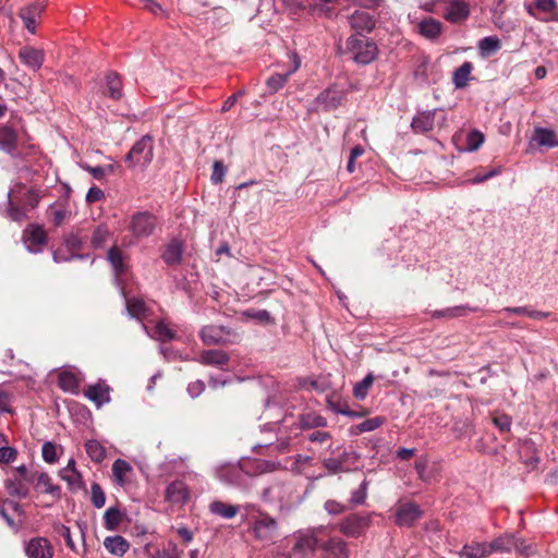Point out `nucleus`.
<instances>
[{
  "label": "nucleus",
  "instance_id": "nucleus-1",
  "mask_svg": "<svg viewBox=\"0 0 558 558\" xmlns=\"http://www.w3.org/2000/svg\"><path fill=\"white\" fill-rule=\"evenodd\" d=\"M327 425V420L318 414L310 413L302 415L300 418L293 416H286L281 422L269 423L265 426V430H277L276 444H265V447L276 446L280 452L289 451L291 447L292 437H296L302 429H312L316 427H324ZM262 447L263 445H258Z\"/></svg>",
  "mask_w": 558,
  "mask_h": 558
},
{
  "label": "nucleus",
  "instance_id": "nucleus-2",
  "mask_svg": "<svg viewBox=\"0 0 558 558\" xmlns=\"http://www.w3.org/2000/svg\"><path fill=\"white\" fill-rule=\"evenodd\" d=\"M242 523L247 525L248 533L262 543H272L278 536V521L258 505L244 504Z\"/></svg>",
  "mask_w": 558,
  "mask_h": 558
},
{
  "label": "nucleus",
  "instance_id": "nucleus-3",
  "mask_svg": "<svg viewBox=\"0 0 558 558\" xmlns=\"http://www.w3.org/2000/svg\"><path fill=\"white\" fill-rule=\"evenodd\" d=\"M39 198L38 193L34 190H27L22 184H15L8 192L7 216L13 221H23L27 217V211L37 206Z\"/></svg>",
  "mask_w": 558,
  "mask_h": 558
},
{
  "label": "nucleus",
  "instance_id": "nucleus-4",
  "mask_svg": "<svg viewBox=\"0 0 558 558\" xmlns=\"http://www.w3.org/2000/svg\"><path fill=\"white\" fill-rule=\"evenodd\" d=\"M326 526H317L314 529L300 530L293 533L295 543L292 553L301 558L311 556L318 546V535L326 531Z\"/></svg>",
  "mask_w": 558,
  "mask_h": 558
},
{
  "label": "nucleus",
  "instance_id": "nucleus-5",
  "mask_svg": "<svg viewBox=\"0 0 558 558\" xmlns=\"http://www.w3.org/2000/svg\"><path fill=\"white\" fill-rule=\"evenodd\" d=\"M153 138L149 135L142 136L132 146L131 150L125 157V161L130 167H147L154 157Z\"/></svg>",
  "mask_w": 558,
  "mask_h": 558
},
{
  "label": "nucleus",
  "instance_id": "nucleus-6",
  "mask_svg": "<svg viewBox=\"0 0 558 558\" xmlns=\"http://www.w3.org/2000/svg\"><path fill=\"white\" fill-rule=\"evenodd\" d=\"M348 48L353 60L359 64H368L377 57V46L373 40L365 37L351 36L348 39Z\"/></svg>",
  "mask_w": 558,
  "mask_h": 558
},
{
  "label": "nucleus",
  "instance_id": "nucleus-7",
  "mask_svg": "<svg viewBox=\"0 0 558 558\" xmlns=\"http://www.w3.org/2000/svg\"><path fill=\"white\" fill-rule=\"evenodd\" d=\"M293 488L283 483H274L264 488L260 497L265 502L278 506L280 511L289 509L291 506Z\"/></svg>",
  "mask_w": 558,
  "mask_h": 558
},
{
  "label": "nucleus",
  "instance_id": "nucleus-8",
  "mask_svg": "<svg viewBox=\"0 0 558 558\" xmlns=\"http://www.w3.org/2000/svg\"><path fill=\"white\" fill-rule=\"evenodd\" d=\"M371 514L369 513H352L341 520L337 527L338 530L348 537H360L369 527Z\"/></svg>",
  "mask_w": 558,
  "mask_h": 558
},
{
  "label": "nucleus",
  "instance_id": "nucleus-9",
  "mask_svg": "<svg viewBox=\"0 0 558 558\" xmlns=\"http://www.w3.org/2000/svg\"><path fill=\"white\" fill-rule=\"evenodd\" d=\"M156 228V217L148 211H138L132 215L129 230L135 238H147Z\"/></svg>",
  "mask_w": 558,
  "mask_h": 558
},
{
  "label": "nucleus",
  "instance_id": "nucleus-10",
  "mask_svg": "<svg viewBox=\"0 0 558 558\" xmlns=\"http://www.w3.org/2000/svg\"><path fill=\"white\" fill-rule=\"evenodd\" d=\"M23 241L29 253L37 254L47 243V234L40 226L31 225L23 232Z\"/></svg>",
  "mask_w": 558,
  "mask_h": 558
},
{
  "label": "nucleus",
  "instance_id": "nucleus-11",
  "mask_svg": "<svg viewBox=\"0 0 558 558\" xmlns=\"http://www.w3.org/2000/svg\"><path fill=\"white\" fill-rule=\"evenodd\" d=\"M470 12V4L465 0H448L442 15L452 24H461L469 19Z\"/></svg>",
  "mask_w": 558,
  "mask_h": 558
},
{
  "label": "nucleus",
  "instance_id": "nucleus-12",
  "mask_svg": "<svg viewBox=\"0 0 558 558\" xmlns=\"http://www.w3.org/2000/svg\"><path fill=\"white\" fill-rule=\"evenodd\" d=\"M526 11L541 21H558L556 0H535L534 7L526 5Z\"/></svg>",
  "mask_w": 558,
  "mask_h": 558
},
{
  "label": "nucleus",
  "instance_id": "nucleus-13",
  "mask_svg": "<svg viewBox=\"0 0 558 558\" xmlns=\"http://www.w3.org/2000/svg\"><path fill=\"white\" fill-rule=\"evenodd\" d=\"M24 551L27 558H52L53 547L46 537H33L25 543Z\"/></svg>",
  "mask_w": 558,
  "mask_h": 558
},
{
  "label": "nucleus",
  "instance_id": "nucleus-14",
  "mask_svg": "<svg viewBox=\"0 0 558 558\" xmlns=\"http://www.w3.org/2000/svg\"><path fill=\"white\" fill-rule=\"evenodd\" d=\"M202 341L207 345L223 344L231 342V332L222 326H205L199 332Z\"/></svg>",
  "mask_w": 558,
  "mask_h": 558
},
{
  "label": "nucleus",
  "instance_id": "nucleus-15",
  "mask_svg": "<svg viewBox=\"0 0 558 558\" xmlns=\"http://www.w3.org/2000/svg\"><path fill=\"white\" fill-rule=\"evenodd\" d=\"M442 113L440 109L421 111L414 116L411 128L415 133L424 134L432 131L435 126L436 117Z\"/></svg>",
  "mask_w": 558,
  "mask_h": 558
},
{
  "label": "nucleus",
  "instance_id": "nucleus-16",
  "mask_svg": "<svg viewBox=\"0 0 558 558\" xmlns=\"http://www.w3.org/2000/svg\"><path fill=\"white\" fill-rule=\"evenodd\" d=\"M422 515L420 507L413 502L401 505L396 512V523L399 526H412Z\"/></svg>",
  "mask_w": 558,
  "mask_h": 558
},
{
  "label": "nucleus",
  "instance_id": "nucleus-17",
  "mask_svg": "<svg viewBox=\"0 0 558 558\" xmlns=\"http://www.w3.org/2000/svg\"><path fill=\"white\" fill-rule=\"evenodd\" d=\"M85 397L95 403L97 408L110 402V388L105 381H98L94 385H89L85 392Z\"/></svg>",
  "mask_w": 558,
  "mask_h": 558
},
{
  "label": "nucleus",
  "instance_id": "nucleus-18",
  "mask_svg": "<svg viewBox=\"0 0 558 558\" xmlns=\"http://www.w3.org/2000/svg\"><path fill=\"white\" fill-rule=\"evenodd\" d=\"M320 548L325 558H349L347 543L339 536L329 537Z\"/></svg>",
  "mask_w": 558,
  "mask_h": 558
},
{
  "label": "nucleus",
  "instance_id": "nucleus-19",
  "mask_svg": "<svg viewBox=\"0 0 558 558\" xmlns=\"http://www.w3.org/2000/svg\"><path fill=\"white\" fill-rule=\"evenodd\" d=\"M216 476L220 482L228 485H240L243 473L238 464L225 463L216 468Z\"/></svg>",
  "mask_w": 558,
  "mask_h": 558
},
{
  "label": "nucleus",
  "instance_id": "nucleus-20",
  "mask_svg": "<svg viewBox=\"0 0 558 558\" xmlns=\"http://www.w3.org/2000/svg\"><path fill=\"white\" fill-rule=\"evenodd\" d=\"M344 97V93L336 87H329L316 97V105L324 110L337 108Z\"/></svg>",
  "mask_w": 558,
  "mask_h": 558
},
{
  "label": "nucleus",
  "instance_id": "nucleus-21",
  "mask_svg": "<svg viewBox=\"0 0 558 558\" xmlns=\"http://www.w3.org/2000/svg\"><path fill=\"white\" fill-rule=\"evenodd\" d=\"M31 483H34V478L11 475L5 480L4 486L11 496L25 498L29 493Z\"/></svg>",
  "mask_w": 558,
  "mask_h": 558
},
{
  "label": "nucleus",
  "instance_id": "nucleus-22",
  "mask_svg": "<svg viewBox=\"0 0 558 558\" xmlns=\"http://www.w3.org/2000/svg\"><path fill=\"white\" fill-rule=\"evenodd\" d=\"M44 11V5L40 3H32L20 10V17L23 21L25 28L31 33L35 34L37 20L40 17Z\"/></svg>",
  "mask_w": 558,
  "mask_h": 558
},
{
  "label": "nucleus",
  "instance_id": "nucleus-23",
  "mask_svg": "<svg viewBox=\"0 0 558 558\" xmlns=\"http://www.w3.org/2000/svg\"><path fill=\"white\" fill-rule=\"evenodd\" d=\"M292 57H293L292 69H290L286 73H275L267 78L266 85H267L269 93L274 94V93H277L278 90H280L288 82V78L290 77V75L293 74L300 68L301 62H300V59L298 58V56L295 53H293Z\"/></svg>",
  "mask_w": 558,
  "mask_h": 558
},
{
  "label": "nucleus",
  "instance_id": "nucleus-24",
  "mask_svg": "<svg viewBox=\"0 0 558 558\" xmlns=\"http://www.w3.org/2000/svg\"><path fill=\"white\" fill-rule=\"evenodd\" d=\"M17 147V134L15 129L10 124L0 126V150L8 155L14 156Z\"/></svg>",
  "mask_w": 558,
  "mask_h": 558
},
{
  "label": "nucleus",
  "instance_id": "nucleus-25",
  "mask_svg": "<svg viewBox=\"0 0 558 558\" xmlns=\"http://www.w3.org/2000/svg\"><path fill=\"white\" fill-rule=\"evenodd\" d=\"M209 511L222 519H233L238 513H244V505H230L220 500H214L209 505Z\"/></svg>",
  "mask_w": 558,
  "mask_h": 558
},
{
  "label": "nucleus",
  "instance_id": "nucleus-26",
  "mask_svg": "<svg viewBox=\"0 0 558 558\" xmlns=\"http://www.w3.org/2000/svg\"><path fill=\"white\" fill-rule=\"evenodd\" d=\"M230 361V356L222 350H206L198 357V362L204 365L216 366L225 369V365Z\"/></svg>",
  "mask_w": 558,
  "mask_h": 558
},
{
  "label": "nucleus",
  "instance_id": "nucleus-27",
  "mask_svg": "<svg viewBox=\"0 0 558 558\" xmlns=\"http://www.w3.org/2000/svg\"><path fill=\"white\" fill-rule=\"evenodd\" d=\"M417 32L423 37L435 40L442 33V23L434 17H425L417 23Z\"/></svg>",
  "mask_w": 558,
  "mask_h": 558
},
{
  "label": "nucleus",
  "instance_id": "nucleus-28",
  "mask_svg": "<svg viewBox=\"0 0 558 558\" xmlns=\"http://www.w3.org/2000/svg\"><path fill=\"white\" fill-rule=\"evenodd\" d=\"M189 489L184 482L174 481L166 489V500L171 504H184L189 499Z\"/></svg>",
  "mask_w": 558,
  "mask_h": 558
},
{
  "label": "nucleus",
  "instance_id": "nucleus-29",
  "mask_svg": "<svg viewBox=\"0 0 558 558\" xmlns=\"http://www.w3.org/2000/svg\"><path fill=\"white\" fill-rule=\"evenodd\" d=\"M349 23L357 33L371 32L375 26L373 16L363 10H356L350 17Z\"/></svg>",
  "mask_w": 558,
  "mask_h": 558
},
{
  "label": "nucleus",
  "instance_id": "nucleus-30",
  "mask_svg": "<svg viewBox=\"0 0 558 558\" xmlns=\"http://www.w3.org/2000/svg\"><path fill=\"white\" fill-rule=\"evenodd\" d=\"M19 57L26 66L33 70L40 69L44 63V51L33 47L20 49Z\"/></svg>",
  "mask_w": 558,
  "mask_h": 558
},
{
  "label": "nucleus",
  "instance_id": "nucleus-31",
  "mask_svg": "<svg viewBox=\"0 0 558 558\" xmlns=\"http://www.w3.org/2000/svg\"><path fill=\"white\" fill-rule=\"evenodd\" d=\"M476 307H471L469 305H458V306H451L444 310H436L430 312L432 318H457L468 315L471 312H476Z\"/></svg>",
  "mask_w": 558,
  "mask_h": 558
},
{
  "label": "nucleus",
  "instance_id": "nucleus-32",
  "mask_svg": "<svg viewBox=\"0 0 558 558\" xmlns=\"http://www.w3.org/2000/svg\"><path fill=\"white\" fill-rule=\"evenodd\" d=\"M34 483L37 490L57 497L60 495V487L52 483L51 477L47 473L34 472Z\"/></svg>",
  "mask_w": 558,
  "mask_h": 558
},
{
  "label": "nucleus",
  "instance_id": "nucleus-33",
  "mask_svg": "<svg viewBox=\"0 0 558 558\" xmlns=\"http://www.w3.org/2000/svg\"><path fill=\"white\" fill-rule=\"evenodd\" d=\"M532 140L539 146L547 148L558 147V137L556 133L546 128H535Z\"/></svg>",
  "mask_w": 558,
  "mask_h": 558
},
{
  "label": "nucleus",
  "instance_id": "nucleus-34",
  "mask_svg": "<svg viewBox=\"0 0 558 558\" xmlns=\"http://www.w3.org/2000/svg\"><path fill=\"white\" fill-rule=\"evenodd\" d=\"M107 259L110 263L117 283L120 286V276L125 271L124 257L121 250L117 246H112L107 254Z\"/></svg>",
  "mask_w": 558,
  "mask_h": 558
},
{
  "label": "nucleus",
  "instance_id": "nucleus-35",
  "mask_svg": "<svg viewBox=\"0 0 558 558\" xmlns=\"http://www.w3.org/2000/svg\"><path fill=\"white\" fill-rule=\"evenodd\" d=\"M142 328L150 338L160 342H166L175 338V332L170 329L163 320H160L156 324L153 332L148 330V327L144 323H142Z\"/></svg>",
  "mask_w": 558,
  "mask_h": 558
},
{
  "label": "nucleus",
  "instance_id": "nucleus-36",
  "mask_svg": "<svg viewBox=\"0 0 558 558\" xmlns=\"http://www.w3.org/2000/svg\"><path fill=\"white\" fill-rule=\"evenodd\" d=\"M487 556H489L487 543L465 544L459 551L460 558H485Z\"/></svg>",
  "mask_w": 558,
  "mask_h": 558
},
{
  "label": "nucleus",
  "instance_id": "nucleus-37",
  "mask_svg": "<svg viewBox=\"0 0 558 558\" xmlns=\"http://www.w3.org/2000/svg\"><path fill=\"white\" fill-rule=\"evenodd\" d=\"M104 546L110 554L116 556H123L130 548L129 542L120 535L106 537Z\"/></svg>",
  "mask_w": 558,
  "mask_h": 558
},
{
  "label": "nucleus",
  "instance_id": "nucleus-38",
  "mask_svg": "<svg viewBox=\"0 0 558 558\" xmlns=\"http://www.w3.org/2000/svg\"><path fill=\"white\" fill-rule=\"evenodd\" d=\"M182 245L178 240H172L166 247L162 259L167 265L173 266L181 263L182 259Z\"/></svg>",
  "mask_w": 558,
  "mask_h": 558
},
{
  "label": "nucleus",
  "instance_id": "nucleus-39",
  "mask_svg": "<svg viewBox=\"0 0 558 558\" xmlns=\"http://www.w3.org/2000/svg\"><path fill=\"white\" fill-rule=\"evenodd\" d=\"M131 472H132V466L126 460L117 459L112 464L113 481L119 486L125 485L126 476Z\"/></svg>",
  "mask_w": 558,
  "mask_h": 558
},
{
  "label": "nucleus",
  "instance_id": "nucleus-40",
  "mask_svg": "<svg viewBox=\"0 0 558 558\" xmlns=\"http://www.w3.org/2000/svg\"><path fill=\"white\" fill-rule=\"evenodd\" d=\"M489 547V555L495 551L508 553L515 546L513 535H502L495 538L493 542L487 543Z\"/></svg>",
  "mask_w": 558,
  "mask_h": 558
},
{
  "label": "nucleus",
  "instance_id": "nucleus-41",
  "mask_svg": "<svg viewBox=\"0 0 558 558\" xmlns=\"http://www.w3.org/2000/svg\"><path fill=\"white\" fill-rule=\"evenodd\" d=\"M477 48L481 56L489 57L501 48V43L496 36H486L478 41Z\"/></svg>",
  "mask_w": 558,
  "mask_h": 558
},
{
  "label": "nucleus",
  "instance_id": "nucleus-42",
  "mask_svg": "<svg viewBox=\"0 0 558 558\" xmlns=\"http://www.w3.org/2000/svg\"><path fill=\"white\" fill-rule=\"evenodd\" d=\"M105 94L112 99H120L122 97L121 80L116 73L110 72L107 74Z\"/></svg>",
  "mask_w": 558,
  "mask_h": 558
},
{
  "label": "nucleus",
  "instance_id": "nucleus-43",
  "mask_svg": "<svg viewBox=\"0 0 558 558\" xmlns=\"http://www.w3.org/2000/svg\"><path fill=\"white\" fill-rule=\"evenodd\" d=\"M121 290H123V288H121ZM122 293H124V291H122ZM123 295H125V294H123ZM124 299H125V308H126L129 316L132 318L141 319L145 315V312H146V305H145L144 301L141 299H137V298L128 299L126 296H124Z\"/></svg>",
  "mask_w": 558,
  "mask_h": 558
},
{
  "label": "nucleus",
  "instance_id": "nucleus-44",
  "mask_svg": "<svg viewBox=\"0 0 558 558\" xmlns=\"http://www.w3.org/2000/svg\"><path fill=\"white\" fill-rule=\"evenodd\" d=\"M123 513L117 507H109L104 514V525L106 530L113 531L122 522Z\"/></svg>",
  "mask_w": 558,
  "mask_h": 558
},
{
  "label": "nucleus",
  "instance_id": "nucleus-45",
  "mask_svg": "<svg viewBox=\"0 0 558 558\" xmlns=\"http://www.w3.org/2000/svg\"><path fill=\"white\" fill-rule=\"evenodd\" d=\"M471 71L472 64L470 62H464L461 66L456 69L452 77V82L456 88H463L466 86L470 80Z\"/></svg>",
  "mask_w": 558,
  "mask_h": 558
},
{
  "label": "nucleus",
  "instance_id": "nucleus-46",
  "mask_svg": "<svg viewBox=\"0 0 558 558\" xmlns=\"http://www.w3.org/2000/svg\"><path fill=\"white\" fill-rule=\"evenodd\" d=\"M501 313L526 315L533 319H544L550 315L548 312L534 311L527 306L505 307Z\"/></svg>",
  "mask_w": 558,
  "mask_h": 558
},
{
  "label": "nucleus",
  "instance_id": "nucleus-47",
  "mask_svg": "<svg viewBox=\"0 0 558 558\" xmlns=\"http://www.w3.org/2000/svg\"><path fill=\"white\" fill-rule=\"evenodd\" d=\"M78 385H80V381H78L76 375H74L73 373L68 372V371H63L60 373L59 387L63 391L76 392L78 389Z\"/></svg>",
  "mask_w": 558,
  "mask_h": 558
},
{
  "label": "nucleus",
  "instance_id": "nucleus-48",
  "mask_svg": "<svg viewBox=\"0 0 558 558\" xmlns=\"http://www.w3.org/2000/svg\"><path fill=\"white\" fill-rule=\"evenodd\" d=\"M384 423H385V418L381 416H375L372 418H367V420L363 421L362 423L355 425L352 428L351 433L359 435L362 433L373 432V430L377 429L378 427H380Z\"/></svg>",
  "mask_w": 558,
  "mask_h": 558
},
{
  "label": "nucleus",
  "instance_id": "nucleus-49",
  "mask_svg": "<svg viewBox=\"0 0 558 558\" xmlns=\"http://www.w3.org/2000/svg\"><path fill=\"white\" fill-rule=\"evenodd\" d=\"M85 450L95 462H101L106 458V449L98 440L86 441Z\"/></svg>",
  "mask_w": 558,
  "mask_h": 558
},
{
  "label": "nucleus",
  "instance_id": "nucleus-50",
  "mask_svg": "<svg viewBox=\"0 0 558 558\" xmlns=\"http://www.w3.org/2000/svg\"><path fill=\"white\" fill-rule=\"evenodd\" d=\"M110 235V231L107 226L99 225L95 228L93 231L92 238H90V244L94 248H101L105 243L107 242L108 238Z\"/></svg>",
  "mask_w": 558,
  "mask_h": 558
},
{
  "label": "nucleus",
  "instance_id": "nucleus-51",
  "mask_svg": "<svg viewBox=\"0 0 558 558\" xmlns=\"http://www.w3.org/2000/svg\"><path fill=\"white\" fill-rule=\"evenodd\" d=\"M83 236L78 230L70 232L64 236L63 240V245L65 246L66 251L71 253H77V251L83 247Z\"/></svg>",
  "mask_w": 558,
  "mask_h": 558
},
{
  "label": "nucleus",
  "instance_id": "nucleus-52",
  "mask_svg": "<svg viewBox=\"0 0 558 558\" xmlns=\"http://www.w3.org/2000/svg\"><path fill=\"white\" fill-rule=\"evenodd\" d=\"M88 256V254L71 253L66 251L64 245L63 247L56 250L52 254L53 262L58 264L70 262L73 259H84L87 258Z\"/></svg>",
  "mask_w": 558,
  "mask_h": 558
},
{
  "label": "nucleus",
  "instance_id": "nucleus-53",
  "mask_svg": "<svg viewBox=\"0 0 558 558\" xmlns=\"http://www.w3.org/2000/svg\"><path fill=\"white\" fill-rule=\"evenodd\" d=\"M373 374H367L361 381L356 383L353 387V395L356 399L363 400L367 396L368 389L373 385Z\"/></svg>",
  "mask_w": 558,
  "mask_h": 558
},
{
  "label": "nucleus",
  "instance_id": "nucleus-54",
  "mask_svg": "<svg viewBox=\"0 0 558 558\" xmlns=\"http://www.w3.org/2000/svg\"><path fill=\"white\" fill-rule=\"evenodd\" d=\"M60 477L68 483L69 487L72 490H78L84 488V481L78 471L66 472V473H60Z\"/></svg>",
  "mask_w": 558,
  "mask_h": 558
},
{
  "label": "nucleus",
  "instance_id": "nucleus-55",
  "mask_svg": "<svg viewBox=\"0 0 558 558\" xmlns=\"http://www.w3.org/2000/svg\"><path fill=\"white\" fill-rule=\"evenodd\" d=\"M484 134L477 130H472L466 135V150L468 151H475L477 150L484 143Z\"/></svg>",
  "mask_w": 558,
  "mask_h": 558
},
{
  "label": "nucleus",
  "instance_id": "nucleus-56",
  "mask_svg": "<svg viewBox=\"0 0 558 558\" xmlns=\"http://www.w3.org/2000/svg\"><path fill=\"white\" fill-rule=\"evenodd\" d=\"M90 499L95 508H102L106 504V495L98 483H93L90 487Z\"/></svg>",
  "mask_w": 558,
  "mask_h": 558
},
{
  "label": "nucleus",
  "instance_id": "nucleus-57",
  "mask_svg": "<svg viewBox=\"0 0 558 558\" xmlns=\"http://www.w3.org/2000/svg\"><path fill=\"white\" fill-rule=\"evenodd\" d=\"M367 481H363L360 486L352 492L350 502L354 506L363 505L367 498Z\"/></svg>",
  "mask_w": 558,
  "mask_h": 558
},
{
  "label": "nucleus",
  "instance_id": "nucleus-58",
  "mask_svg": "<svg viewBox=\"0 0 558 558\" xmlns=\"http://www.w3.org/2000/svg\"><path fill=\"white\" fill-rule=\"evenodd\" d=\"M82 169H84L85 171H87L94 179L96 180H101L106 177V174L108 172H111L113 167L112 166H106V167H102V166H89L87 163H84L81 166Z\"/></svg>",
  "mask_w": 558,
  "mask_h": 558
},
{
  "label": "nucleus",
  "instance_id": "nucleus-59",
  "mask_svg": "<svg viewBox=\"0 0 558 558\" xmlns=\"http://www.w3.org/2000/svg\"><path fill=\"white\" fill-rule=\"evenodd\" d=\"M43 459L47 463H54L58 460L57 447L51 441H46L41 447Z\"/></svg>",
  "mask_w": 558,
  "mask_h": 558
},
{
  "label": "nucleus",
  "instance_id": "nucleus-60",
  "mask_svg": "<svg viewBox=\"0 0 558 558\" xmlns=\"http://www.w3.org/2000/svg\"><path fill=\"white\" fill-rule=\"evenodd\" d=\"M324 468L330 473V474H337L339 472L347 471L348 468L342 466V462L339 460V458H325L323 460Z\"/></svg>",
  "mask_w": 558,
  "mask_h": 558
},
{
  "label": "nucleus",
  "instance_id": "nucleus-61",
  "mask_svg": "<svg viewBox=\"0 0 558 558\" xmlns=\"http://www.w3.org/2000/svg\"><path fill=\"white\" fill-rule=\"evenodd\" d=\"M512 420L507 414H496L493 416V424L501 432H509Z\"/></svg>",
  "mask_w": 558,
  "mask_h": 558
},
{
  "label": "nucleus",
  "instance_id": "nucleus-62",
  "mask_svg": "<svg viewBox=\"0 0 558 558\" xmlns=\"http://www.w3.org/2000/svg\"><path fill=\"white\" fill-rule=\"evenodd\" d=\"M226 171L223 162L216 160L213 165L211 182L215 184L222 182Z\"/></svg>",
  "mask_w": 558,
  "mask_h": 558
},
{
  "label": "nucleus",
  "instance_id": "nucleus-63",
  "mask_svg": "<svg viewBox=\"0 0 558 558\" xmlns=\"http://www.w3.org/2000/svg\"><path fill=\"white\" fill-rule=\"evenodd\" d=\"M324 509L331 515H338L347 510V506L330 499L325 501Z\"/></svg>",
  "mask_w": 558,
  "mask_h": 558
},
{
  "label": "nucleus",
  "instance_id": "nucleus-64",
  "mask_svg": "<svg viewBox=\"0 0 558 558\" xmlns=\"http://www.w3.org/2000/svg\"><path fill=\"white\" fill-rule=\"evenodd\" d=\"M205 390V383L201 379L192 381L187 385L186 391L191 398H197Z\"/></svg>",
  "mask_w": 558,
  "mask_h": 558
}]
</instances>
